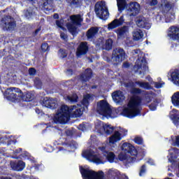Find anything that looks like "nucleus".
<instances>
[{"instance_id":"obj_1","label":"nucleus","mask_w":179,"mask_h":179,"mask_svg":"<svg viewBox=\"0 0 179 179\" xmlns=\"http://www.w3.org/2000/svg\"><path fill=\"white\" fill-rule=\"evenodd\" d=\"M83 115V109L80 105L68 106L63 105L57 110L53 117L55 124H66L71 118H79Z\"/></svg>"},{"instance_id":"obj_2","label":"nucleus","mask_w":179,"mask_h":179,"mask_svg":"<svg viewBox=\"0 0 179 179\" xmlns=\"http://www.w3.org/2000/svg\"><path fill=\"white\" fill-rule=\"evenodd\" d=\"M141 104L142 98L138 95H133L127 104V107L122 109L121 115L127 118H135V117L141 115V109L138 107Z\"/></svg>"},{"instance_id":"obj_3","label":"nucleus","mask_w":179,"mask_h":179,"mask_svg":"<svg viewBox=\"0 0 179 179\" xmlns=\"http://www.w3.org/2000/svg\"><path fill=\"white\" fill-rule=\"evenodd\" d=\"M122 150H124V152H120L118 155V159L120 162H125L127 164L129 163H134L138 159V150L132 144L129 143H124L122 145Z\"/></svg>"},{"instance_id":"obj_4","label":"nucleus","mask_w":179,"mask_h":179,"mask_svg":"<svg viewBox=\"0 0 179 179\" xmlns=\"http://www.w3.org/2000/svg\"><path fill=\"white\" fill-rule=\"evenodd\" d=\"M9 90H10V92H15L13 93H10L7 96V99H8L10 101H12L13 103H20L21 101H27V103H29L30 101H33V99H34L31 93L28 92L26 94H23L22 90L19 88L13 87H10Z\"/></svg>"},{"instance_id":"obj_5","label":"nucleus","mask_w":179,"mask_h":179,"mask_svg":"<svg viewBox=\"0 0 179 179\" xmlns=\"http://www.w3.org/2000/svg\"><path fill=\"white\" fill-rule=\"evenodd\" d=\"M80 172L83 179H104V172L99 171L96 172L89 169H85L83 166H80Z\"/></svg>"},{"instance_id":"obj_6","label":"nucleus","mask_w":179,"mask_h":179,"mask_svg":"<svg viewBox=\"0 0 179 179\" xmlns=\"http://www.w3.org/2000/svg\"><path fill=\"white\" fill-rule=\"evenodd\" d=\"M94 12L101 20H107L110 16L108 8L106 6V1H101L96 3Z\"/></svg>"},{"instance_id":"obj_7","label":"nucleus","mask_w":179,"mask_h":179,"mask_svg":"<svg viewBox=\"0 0 179 179\" xmlns=\"http://www.w3.org/2000/svg\"><path fill=\"white\" fill-rule=\"evenodd\" d=\"M133 70L135 73H139V75H143L145 76L149 72V66H148V61L146 57H143L141 59H138L136 61V64L133 67Z\"/></svg>"},{"instance_id":"obj_8","label":"nucleus","mask_w":179,"mask_h":179,"mask_svg":"<svg viewBox=\"0 0 179 179\" xmlns=\"http://www.w3.org/2000/svg\"><path fill=\"white\" fill-rule=\"evenodd\" d=\"M59 142L64 147H59V152H61V150L72 152V150L78 149V143L71 138H60Z\"/></svg>"},{"instance_id":"obj_9","label":"nucleus","mask_w":179,"mask_h":179,"mask_svg":"<svg viewBox=\"0 0 179 179\" xmlns=\"http://www.w3.org/2000/svg\"><path fill=\"white\" fill-rule=\"evenodd\" d=\"M96 111L103 117H111L113 110L110 108V104L106 100H101L97 103Z\"/></svg>"},{"instance_id":"obj_10","label":"nucleus","mask_w":179,"mask_h":179,"mask_svg":"<svg viewBox=\"0 0 179 179\" xmlns=\"http://www.w3.org/2000/svg\"><path fill=\"white\" fill-rule=\"evenodd\" d=\"M127 53H125V50L121 48H117L113 50L111 59L113 62L118 64H121L122 61H125Z\"/></svg>"},{"instance_id":"obj_11","label":"nucleus","mask_w":179,"mask_h":179,"mask_svg":"<svg viewBox=\"0 0 179 179\" xmlns=\"http://www.w3.org/2000/svg\"><path fill=\"white\" fill-rule=\"evenodd\" d=\"M141 12V4L136 1H131L127 4L126 13L130 17L138 16Z\"/></svg>"},{"instance_id":"obj_12","label":"nucleus","mask_w":179,"mask_h":179,"mask_svg":"<svg viewBox=\"0 0 179 179\" xmlns=\"http://www.w3.org/2000/svg\"><path fill=\"white\" fill-rule=\"evenodd\" d=\"M12 16L5 15L1 18V26L3 30H7V31H13L15 27H16V22L12 21Z\"/></svg>"},{"instance_id":"obj_13","label":"nucleus","mask_w":179,"mask_h":179,"mask_svg":"<svg viewBox=\"0 0 179 179\" xmlns=\"http://www.w3.org/2000/svg\"><path fill=\"white\" fill-rule=\"evenodd\" d=\"M83 157L89 160V162H92V163H96V164H101L103 161L101 159L97 156V155L94 154V151L92 150H87L83 152Z\"/></svg>"},{"instance_id":"obj_14","label":"nucleus","mask_w":179,"mask_h":179,"mask_svg":"<svg viewBox=\"0 0 179 179\" xmlns=\"http://www.w3.org/2000/svg\"><path fill=\"white\" fill-rule=\"evenodd\" d=\"M42 105L47 108H51V110L58 108V103H57V101L48 97H45L43 99Z\"/></svg>"},{"instance_id":"obj_15","label":"nucleus","mask_w":179,"mask_h":179,"mask_svg":"<svg viewBox=\"0 0 179 179\" xmlns=\"http://www.w3.org/2000/svg\"><path fill=\"white\" fill-rule=\"evenodd\" d=\"M89 51V46L87 45V42H81L78 45L76 51V57H82V55H86Z\"/></svg>"},{"instance_id":"obj_16","label":"nucleus","mask_w":179,"mask_h":179,"mask_svg":"<svg viewBox=\"0 0 179 179\" xmlns=\"http://www.w3.org/2000/svg\"><path fill=\"white\" fill-rule=\"evenodd\" d=\"M115 33L117 38H120L121 40H124V38H127L129 34V27L124 25L120 28H118Z\"/></svg>"},{"instance_id":"obj_17","label":"nucleus","mask_w":179,"mask_h":179,"mask_svg":"<svg viewBox=\"0 0 179 179\" xmlns=\"http://www.w3.org/2000/svg\"><path fill=\"white\" fill-rule=\"evenodd\" d=\"M168 36L173 41L179 43V27H171L168 33Z\"/></svg>"},{"instance_id":"obj_18","label":"nucleus","mask_w":179,"mask_h":179,"mask_svg":"<svg viewBox=\"0 0 179 179\" xmlns=\"http://www.w3.org/2000/svg\"><path fill=\"white\" fill-rule=\"evenodd\" d=\"M10 165L14 171H23L26 167V163L22 160L12 161L10 162Z\"/></svg>"},{"instance_id":"obj_19","label":"nucleus","mask_w":179,"mask_h":179,"mask_svg":"<svg viewBox=\"0 0 179 179\" xmlns=\"http://www.w3.org/2000/svg\"><path fill=\"white\" fill-rule=\"evenodd\" d=\"M125 20L124 19V15L120 16L119 19H115L113 22L108 24V30H113V29H117L120 26H122Z\"/></svg>"},{"instance_id":"obj_20","label":"nucleus","mask_w":179,"mask_h":179,"mask_svg":"<svg viewBox=\"0 0 179 179\" xmlns=\"http://www.w3.org/2000/svg\"><path fill=\"white\" fill-rule=\"evenodd\" d=\"M93 76V71L92 69L88 68L85 69L84 73L80 75V79L83 83H86V82H89L92 79Z\"/></svg>"},{"instance_id":"obj_21","label":"nucleus","mask_w":179,"mask_h":179,"mask_svg":"<svg viewBox=\"0 0 179 179\" xmlns=\"http://www.w3.org/2000/svg\"><path fill=\"white\" fill-rule=\"evenodd\" d=\"M136 23L140 29H145L146 30L150 29V23H149L148 20H146V18L143 17H138L136 21Z\"/></svg>"},{"instance_id":"obj_22","label":"nucleus","mask_w":179,"mask_h":179,"mask_svg":"<svg viewBox=\"0 0 179 179\" xmlns=\"http://www.w3.org/2000/svg\"><path fill=\"white\" fill-rule=\"evenodd\" d=\"M112 99L115 103H122L125 100V96L122 91H115L112 94Z\"/></svg>"},{"instance_id":"obj_23","label":"nucleus","mask_w":179,"mask_h":179,"mask_svg":"<svg viewBox=\"0 0 179 179\" xmlns=\"http://www.w3.org/2000/svg\"><path fill=\"white\" fill-rule=\"evenodd\" d=\"M122 139V134L118 131H115L114 134L109 138V143L114 145L117 142H120Z\"/></svg>"},{"instance_id":"obj_24","label":"nucleus","mask_w":179,"mask_h":179,"mask_svg":"<svg viewBox=\"0 0 179 179\" xmlns=\"http://www.w3.org/2000/svg\"><path fill=\"white\" fill-rule=\"evenodd\" d=\"M97 33H99V27H92L90 28L86 33V37L87 40H92V38H94Z\"/></svg>"},{"instance_id":"obj_25","label":"nucleus","mask_w":179,"mask_h":179,"mask_svg":"<svg viewBox=\"0 0 179 179\" xmlns=\"http://www.w3.org/2000/svg\"><path fill=\"white\" fill-rule=\"evenodd\" d=\"M71 24H74L76 26H81L82 22H83V19L80 16V15H71L70 17Z\"/></svg>"},{"instance_id":"obj_26","label":"nucleus","mask_w":179,"mask_h":179,"mask_svg":"<svg viewBox=\"0 0 179 179\" xmlns=\"http://www.w3.org/2000/svg\"><path fill=\"white\" fill-rule=\"evenodd\" d=\"M66 27L69 31V33H71V36H78V33H79L78 31V27H76V25L73 24H71L67 23L66 24Z\"/></svg>"},{"instance_id":"obj_27","label":"nucleus","mask_w":179,"mask_h":179,"mask_svg":"<svg viewBox=\"0 0 179 179\" xmlns=\"http://www.w3.org/2000/svg\"><path fill=\"white\" fill-rule=\"evenodd\" d=\"M71 8H80L82 6V0H66Z\"/></svg>"},{"instance_id":"obj_28","label":"nucleus","mask_w":179,"mask_h":179,"mask_svg":"<svg viewBox=\"0 0 179 179\" xmlns=\"http://www.w3.org/2000/svg\"><path fill=\"white\" fill-rule=\"evenodd\" d=\"M127 6H128V3L125 0H118L117 1V8L119 12H122V10H126L127 12Z\"/></svg>"},{"instance_id":"obj_29","label":"nucleus","mask_w":179,"mask_h":179,"mask_svg":"<svg viewBox=\"0 0 179 179\" xmlns=\"http://www.w3.org/2000/svg\"><path fill=\"white\" fill-rule=\"evenodd\" d=\"M133 37L134 40H135L136 41H139L141 38H143V31H142L141 29H136L133 32Z\"/></svg>"},{"instance_id":"obj_30","label":"nucleus","mask_w":179,"mask_h":179,"mask_svg":"<svg viewBox=\"0 0 179 179\" xmlns=\"http://www.w3.org/2000/svg\"><path fill=\"white\" fill-rule=\"evenodd\" d=\"M136 85H138V86H140V87H142L145 90H151L152 89V85H150L148 82L136 81Z\"/></svg>"},{"instance_id":"obj_31","label":"nucleus","mask_w":179,"mask_h":179,"mask_svg":"<svg viewBox=\"0 0 179 179\" xmlns=\"http://www.w3.org/2000/svg\"><path fill=\"white\" fill-rule=\"evenodd\" d=\"M115 129V127L111 126V124H105V126L103 127V132L106 135H111V134L114 132Z\"/></svg>"},{"instance_id":"obj_32","label":"nucleus","mask_w":179,"mask_h":179,"mask_svg":"<svg viewBox=\"0 0 179 179\" xmlns=\"http://www.w3.org/2000/svg\"><path fill=\"white\" fill-rule=\"evenodd\" d=\"M90 99H92V95H90V94H87L84 96L82 101V104L84 107H87L90 104V102L89 101Z\"/></svg>"},{"instance_id":"obj_33","label":"nucleus","mask_w":179,"mask_h":179,"mask_svg":"<svg viewBox=\"0 0 179 179\" xmlns=\"http://www.w3.org/2000/svg\"><path fill=\"white\" fill-rule=\"evenodd\" d=\"M105 124L106 123L100 121L95 125V128L98 134H101V132H103Z\"/></svg>"},{"instance_id":"obj_34","label":"nucleus","mask_w":179,"mask_h":179,"mask_svg":"<svg viewBox=\"0 0 179 179\" xmlns=\"http://www.w3.org/2000/svg\"><path fill=\"white\" fill-rule=\"evenodd\" d=\"M106 159L109 163H114V160L115 159V154L113 152H106Z\"/></svg>"},{"instance_id":"obj_35","label":"nucleus","mask_w":179,"mask_h":179,"mask_svg":"<svg viewBox=\"0 0 179 179\" xmlns=\"http://www.w3.org/2000/svg\"><path fill=\"white\" fill-rule=\"evenodd\" d=\"M113 41L111 38L107 39L105 43L104 49L106 51H110V50H113Z\"/></svg>"},{"instance_id":"obj_36","label":"nucleus","mask_w":179,"mask_h":179,"mask_svg":"<svg viewBox=\"0 0 179 179\" xmlns=\"http://www.w3.org/2000/svg\"><path fill=\"white\" fill-rule=\"evenodd\" d=\"M171 78L175 82H177L178 85H179V69H176L171 73Z\"/></svg>"},{"instance_id":"obj_37","label":"nucleus","mask_w":179,"mask_h":179,"mask_svg":"<svg viewBox=\"0 0 179 179\" xmlns=\"http://www.w3.org/2000/svg\"><path fill=\"white\" fill-rule=\"evenodd\" d=\"M171 118L173 121L174 125H176V127H179V117H178V115L177 113L172 114L171 115Z\"/></svg>"},{"instance_id":"obj_38","label":"nucleus","mask_w":179,"mask_h":179,"mask_svg":"<svg viewBox=\"0 0 179 179\" xmlns=\"http://www.w3.org/2000/svg\"><path fill=\"white\" fill-rule=\"evenodd\" d=\"M34 85L36 89H41V87H43V82H41V80H40V78H36L34 79Z\"/></svg>"},{"instance_id":"obj_39","label":"nucleus","mask_w":179,"mask_h":179,"mask_svg":"<svg viewBox=\"0 0 179 179\" xmlns=\"http://www.w3.org/2000/svg\"><path fill=\"white\" fill-rule=\"evenodd\" d=\"M67 99L69 100V101H71V103H78L79 96H78L76 94H73V96H68Z\"/></svg>"},{"instance_id":"obj_40","label":"nucleus","mask_w":179,"mask_h":179,"mask_svg":"<svg viewBox=\"0 0 179 179\" xmlns=\"http://www.w3.org/2000/svg\"><path fill=\"white\" fill-rule=\"evenodd\" d=\"M148 108L150 111H156L157 110V102L154 101L151 104L148 105Z\"/></svg>"},{"instance_id":"obj_41","label":"nucleus","mask_w":179,"mask_h":179,"mask_svg":"<svg viewBox=\"0 0 179 179\" xmlns=\"http://www.w3.org/2000/svg\"><path fill=\"white\" fill-rule=\"evenodd\" d=\"M134 142L137 145H143V138L141 136H136L134 138Z\"/></svg>"},{"instance_id":"obj_42","label":"nucleus","mask_w":179,"mask_h":179,"mask_svg":"<svg viewBox=\"0 0 179 179\" xmlns=\"http://www.w3.org/2000/svg\"><path fill=\"white\" fill-rule=\"evenodd\" d=\"M145 173H146V164H143L140 168V172H139L140 177H142V176H143Z\"/></svg>"},{"instance_id":"obj_43","label":"nucleus","mask_w":179,"mask_h":179,"mask_svg":"<svg viewBox=\"0 0 179 179\" xmlns=\"http://www.w3.org/2000/svg\"><path fill=\"white\" fill-rule=\"evenodd\" d=\"M131 93V94H141L142 93V90L140 88H133Z\"/></svg>"},{"instance_id":"obj_44","label":"nucleus","mask_w":179,"mask_h":179,"mask_svg":"<svg viewBox=\"0 0 179 179\" xmlns=\"http://www.w3.org/2000/svg\"><path fill=\"white\" fill-rule=\"evenodd\" d=\"M60 38L64 41H68V35L65 32L60 31Z\"/></svg>"},{"instance_id":"obj_45","label":"nucleus","mask_w":179,"mask_h":179,"mask_svg":"<svg viewBox=\"0 0 179 179\" xmlns=\"http://www.w3.org/2000/svg\"><path fill=\"white\" fill-rule=\"evenodd\" d=\"M41 48L43 52H45L46 51L48 50V43H42Z\"/></svg>"},{"instance_id":"obj_46","label":"nucleus","mask_w":179,"mask_h":179,"mask_svg":"<svg viewBox=\"0 0 179 179\" xmlns=\"http://www.w3.org/2000/svg\"><path fill=\"white\" fill-rule=\"evenodd\" d=\"M78 129L80 130V131H83V132H85V131H86V129H87V127H86V124H80L79 125H78Z\"/></svg>"},{"instance_id":"obj_47","label":"nucleus","mask_w":179,"mask_h":179,"mask_svg":"<svg viewBox=\"0 0 179 179\" xmlns=\"http://www.w3.org/2000/svg\"><path fill=\"white\" fill-rule=\"evenodd\" d=\"M152 99L153 98L152 96H150V95H146L145 96V99H144L145 104H149V103H150V101H152Z\"/></svg>"},{"instance_id":"obj_48","label":"nucleus","mask_w":179,"mask_h":179,"mask_svg":"<svg viewBox=\"0 0 179 179\" xmlns=\"http://www.w3.org/2000/svg\"><path fill=\"white\" fill-rule=\"evenodd\" d=\"M159 3V1L157 0H149L148 4L150 6H156Z\"/></svg>"},{"instance_id":"obj_49","label":"nucleus","mask_w":179,"mask_h":179,"mask_svg":"<svg viewBox=\"0 0 179 179\" xmlns=\"http://www.w3.org/2000/svg\"><path fill=\"white\" fill-rule=\"evenodd\" d=\"M108 176H109V177H115V176H117V173H115V171H114V170L109 169L108 171Z\"/></svg>"},{"instance_id":"obj_50","label":"nucleus","mask_w":179,"mask_h":179,"mask_svg":"<svg viewBox=\"0 0 179 179\" xmlns=\"http://www.w3.org/2000/svg\"><path fill=\"white\" fill-rule=\"evenodd\" d=\"M59 52L61 53L60 58H66L67 55L66 52H65V50L64 49H59Z\"/></svg>"},{"instance_id":"obj_51","label":"nucleus","mask_w":179,"mask_h":179,"mask_svg":"<svg viewBox=\"0 0 179 179\" xmlns=\"http://www.w3.org/2000/svg\"><path fill=\"white\" fill-rule=\"evenodd\" d=\"M164 85V83H155V87L156 89H162V87H163V85Z\"/></svg>"},{"instance_id":"obj_52","label":"nucleus","mask_w":179,"mask_h":179,"mask_svg":"<svg viewBox=\"0 0 179 179\" xmlns=\"http://www.w3.org/2000/svg\"><path fill=\"white\" fill-rule=\"evenodd\" d=\"M36 72H37V71L34 68H29V75H32V76H34V75H36Z\"/></svg>"},{"instance_id":"obj_53","label":"nucleus","mask_w":179,"mask_h":179,"mask_svg":"<svg viewBox=\"0 0 179 179\" xmlns=\"http://www.w3.org/2000/svg\"><path fill=\"white\" fill-rule=\"evenodd\" d=\"M48 5H50L48 0H46V1L43 3V8L45 9V10H50L48 8Z\"/></svg>"},{"instance_id":"obj_54","label":"nucleus","mask_w":179,"mask_h":179,"mask_svg":"<svg viewBox=\"0 0 179 179\" xmlns=\"http://www.w3.org/2000/svg\"><path fill=\"white\" fill-rule=\"evenodd\" d=\"M56 24L57 27H59V29H62V30L65 29V28L62 27V22L60 20H57Z\"/></svg>"},{"instance_id":"obj_55","label":"nucleus","mask_w":179,"mask_h":179,"mask_svg":"<svg viewBox=\"0 0 179 179\" xmlns=\"http://www.w3.org/2000/svg\"><path fill=\"white\" fill-rule=\"evenodd\" d=\"M66 73L69 76H72V75H73V70L72 69H68L66 70Z\"/></svg>"},{"instance_id":"obj_56","label":"nucleus","mask_w":179,"mask_h":179,"mask_svg":"<svg viewBox=\"0 0 179 179\" xmlns=\"http://www.w3.org/2000/svg\"><path fill=\"white\" fill-rule=\"evenodd\" d=\"M65 134L66 136H72L73 135V131H72V130H66Z\"/></svg>"},{"instance_id":"obj_57","label":"nucleus","mask_w":179,"mask_h":179,"mask_svg":"<svg viewBox=\"0 0 179 179\" xmlns=\"http://www.w3.org/2000/svg\"><path fill=\"white\" fill-rule=\"evenodd\" d=\"M41 28H38L36 29L32 34V35L34 36V37H36V36H37L39 33V31H41Z\"/></svg>"},{"instance_id":"obj_58","label":"nucleus","mask_w":179,"mask_h":179,"mask_svg":"<svg viewBox=\"0 0 179 179\" xmlns=\"http://www.w3.org/2000/svg\"><path fill=\"white\" fill-rule=\"evenodd\" d=\"M174 146H179V136H176V140L174 142Z\"/></svg>"},{"instance_id":"obj_59","label":"nucleus","mask_w":179,"mask_h":179,"mask_svg":"<svg viewBox=\"0 0 179 179\" xmlns=\"http://www.w3.org/2000/svg\"><path fill=\"white\" fill-rule=\"evenodd\" d=\"M129 66H131V64L128 62H124L122 64V68L128 69Z\"/></svg>"},{"instance_id":"obj_60","label":"nucleus","mask_w":179,"mask_h":179,"mask_svg":"<svg viewBox=\"0 0 179 179\" xmlns=\"http://www.w3.org/2000/svg\"><path fill=\"white\" fill-rule=\"evenodd\" d=\"M145 155H146V152H145V150H143L142 151L141 158H140V160H141V159H143L145 157Z\"/></svg>"},{"instance_id":"obj_61","label":"nucleus","mask_w":179,"mask_h":179,"mask_svg":"<svg viewBox=\"0 0 179 179\" xmlns=\"http://www.w3.org/2000/svg\"><path fill=\"white\" fill-rule=\"evenodd\" d=\"M53 17L54 19H59V15H58V13H55Z\"/></svg>"},{"instance_id":"obj_62","label":"nucleus","mask_w":179,"mask_h":179,"mask_svg":"<svg viewBox=\"0 0 179 179\" xmlns=\"http://www.w3.org/2000/svg\"><path fill=\"white\" fill-rule=\"evenodd\" d=\"M22 152V148H19L15 150V153H20Z\"/></svg>"},{"instance_id":"obj_63","label":"nucleus","mask_w":179,"mask_h":179,"mask_svg":"<svg viewBox=\"0 0 179 179\" xmlns=\"http://www.w3.org/2000/svg\"><path fill=\"white\" fill-rule=\"evenodd\" d=\"M36 113L37 114H40V109H38V108H36Z\"/></svg>"},{"instance_id":"obj_64","label":"nucleus","mask_w":179,"mask_h":179,"mask_svg":"<svg viewBox=\"0 0 179 179\" xmlns=\"http://www.w3.org/2000/svg\"><path fill=\"white\" fill-rule=\"evenodd\" d=\"M1 179H12L11 178H9V177H4V178H1Z\"/></svg>"}]
</instances>
